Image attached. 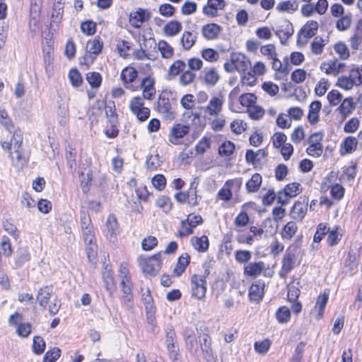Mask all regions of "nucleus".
I'll use <instances>...</instances> for the list:
<instances>
[{
	"instance_id": "nucleus-1",
	"label": "nucleus",
	"mask_w": 362,
	"mask_h": 362,
	"mask_svg": "<svg viewBox=\"0 0 362 362\" xmlns=\"http://www.w3.org/2000/svg\"><path fill=\"white\" fill-rule=\"evenodd\" d=\"M161 256L162 252H159L148 257H139V264L146 276L154 277L158 274L162 267Z\"/></svg>"
},
{
	"instance_id": "nucleus-2",
	"label": "nucleus",
	"mask_w": 362,
	"mask_h": 362,
	"mask_svg": "<svg viewBox=\"0 0 362 362\" xmlns=\"http://www.w3.org/2000/svg\"><path fill=\"white\" fill-rule=\"evenodd\" d=\"M173 94L171 90H163L158 97L157 110L160 113L165 114L167 119H173L175 117L174 112L171 110L170 96Z\"/></svg>"
},
{
	"instance_id": "nucleus-3",
	"label": "nucleus",
	"mask_w": 362,
	"mask_h": 362,
	"mask_svg": "<svg viewBox=\"0 0 362 362\" xmlns=\"http://www.w3.org/2000/svg\"><path fill=\"white\" fill-rule=\"evenodd\" d=\"M192 296L199 300L205 298L206 292V280L197 274L191 276Z\"/></svg>"
},
{
	"instance_id": "nucleus-4",
	"label": "nucleus",
	"mask_w": 362,
	"mask_h": 362,
	"mask_svg": "<svg viewBox=\"0 0 362 362\" xmlns=\"http://www.w3.org/2000/svg\"><path fill=\"white\" fill-rule=\"evenodd\" d=\"M308 197L301 196L291 209L290 216L293 219L302 221L307 212Z\"/></svg>"
},
{
	"instance_id": "nucleus-5",
	"label": "nucleus",
	"mask_w": 362,
	"mask_h": 362,
	"mask_svg": "<svg viewBox=\"0 0 362 362\" xmlns=\"http://www.w3.org/2000/svg\"><path fill=\"white\" fill-rule=\"evenodd\" d=\"M189 126L180 123L175 124L168 136L169 141L175 145L179 144L178 140L184 138L189 132Z\"/></svg>"
},
{
	"instance_id": "nucleus-6",
	"label": "nucleus",
	"mask_w": 362,
	"mask_h": 362,
	"mask_svg": "<svg viewBox=\"0 0 362 362\" xmlns=\"http://www.w3.org/2000/svg\"><path fill=\"white\" fill-rule=\"evenodd\" d=\"M151 16V12L147 9L139 8L136 12L130 13L129 23L132 27L139 28L141 23L146 22L150 19Z\"/></svg>"
},
{
	"instance_id": "nucleus-7",
	"label": "nucleus",
	"mask_w": 362,
	"mask_h": 362,
	"mask_svg": "<svg viewBox=\"0 0 362 362\" xmlns=\"http://www.w3.org/2000/svg\"><path fill=\"white\" fill-rule=\"evenodd\" d=\"M199 346L206 361H211L213 358L211 337L208 334L203 333L199 335Z\"/></svg>"
},
{
	"instance_id": "nucleus-8",
	"label": "nucleus",
	"mask_w": 362,
	"mask_h": 362,
	"mask_svg": "<svg viewBox=\"0 0 362 362\" xmlns=\"http://www.w3.org/2000/svg\"><path fill=\"white\" fill-rule=\"evenodd\" d=\"M31 259V255L27 247H19L14 255V264L13 268L18 269Z\"/></svg>"
},
{
	"instance_id": "nucleus-9",
	"label": "nucleus",
	"mask_w": 362,
	"mask_h": 362,
	"mask_svg": "<svg viewBox=\"0 0 362 362\" xmlns=\"http://www.w3.org/2000/svg\"><path fill=\"white\" fill-rule=\"evenodd\" d=\"M230 62L235 64L239 72H245L251 66L250 59L243 54L233 52L230 55Z\"/></svg>"
},
{
	"instance_id": "nucleus-10",
	"label": "nucleus",
	"mask_w": 362,
	"mask_h": 362,
	"mask_svg": "<svg viewBox=\"0 0 362 362\" xmlns=\"http://www.w3.org/2000/svg\"><path fill=\"white\" fill-rule=\"evenodd\" d=\"M264 281L259 279L251 285L249 289V297L251 301L259 302L264 296Z\"/></svg>"
},
{
	"instance_id": "nucleus-11",
	"label": "nucleus",
	"mask_w": 362,
	"mask_h": 362,
	"mask_svg": "<svg viewBox=\"0 0 362 362\" xmlns=\"http://www.w3.org/2000/svg\"><path fill=\"white\" fill-rule=\"evenodd\" d=\"M358 144V142L356 137L351 136H346L341 143L340 155L345 156L352 153L356 150Z\"/></svg>"
},
{
	"instance_id": "nucleus-12",
	"label": "nucleus",
	"mask_w": 362,
	"mask_h": 362,
	"mask_svg": "<svg viewBox=\"0 0 362 362\" xmlns=\"http://www.w3.org/2000/svg\"><path fill=\"white\" fill-rule=\"evenodd\" d=\"M222 30V27L216 23H208L202 28V33L206 40L216 39Z\"/></svg>"
},
{
	"instance_id": "nucleus-13",
	"label": "nucleus",
	"mask_w": 362,
	"mask_h": 362,
	"mask_svg": "<svg viewBox=\"0 0 362 362\" xmlns=\"http://www.w3.org/2000/svg\"><path fill=\"white\" fill-rule=\"evenodd\" d=\"M321 107L322 104L320 100H315L310 104L308 120L310 124L313 125L319 122V112L320 111Z\"/></svg>"
},
{
	"instance_id": "nucleus-14",
	"label": "nucleus",
	"mask_w": 362,
	"mask_h": 362,
	"mask_svg": "<svg viewBox=\"0 0 362 362\" xmlns=\"http://www.w3.org/2000/svg\"><path fill=\"white\" fill-rule=\"evenodd\" d=\"M315 136H317V134H312L308 140V142L309 144V146L306 149V153L311 156L313 157H320L323 151V146L321 143H319L318 141H313V138H315Z\"/></svg>"
},
{
	"instance_id": "nucleus-15",
	"label": "nucleus",
	"mask_w": 362,
	"mask_h": 362,
	"mask_svg": "<svg viewBox=\"0 0 362 362\" xmlns=\"http://www.w3.org/2000/svg\"><path fill=\"white\" fill-rule=\"evenodd\" d=\"M52 293L53 288L52 286H45L39 289L37 294V300L40 306L43 308L47 306Z\"/></svg>"
},
{
	"instance_id": "nucleus-16",
	"label": "nucleus",
	"mask_w": 362,
	"mask_h": 362,
	"mask_svg": "<svg viewBox=\"0 0 362 362\" xmlns=\"http://www.w3.org/2000/svg\"><path fill=\"white\" fill-rule=\"evenodd\" d=\"M264 269L263 262L249 263L244 267V274L245 276L256 277L259 275Z\"/></svg>"
},
{
	"instance_id": "nucleus-17",
	"label": "nucleus",
	"mask_w": 362,
	"mask_h": 362,
	"mask_svg": "<svg viewBox=\"0 0 362 362\" xmlns=\"http://www.w3.org/2000/svg\"><path fill=\"white\" fill-rule=\"evenodd\" d=\"M318 29V23L315 21H308L304 26L301 28L298 35H303L305 38L309 39L315 36Z\"/></svg>"
},
{
	"instance_id": "nucleus-18",
	"label": "nucleus",
	"mask_w": 362,
	"mask_h": 362,
	"mask_svg": "<svg viewBox=\"0 0 362 362\" xmlns=\"http://www.w3.org/2000/svg\"><path fill=\"white\" fill-rule=\"evenodd\" d=\"M182 25L180 22L173 20L168 22L163 28V32L166 36L173 37L182 30Z\"/></svg>"
},
{
	"instance_id": "nucleus-19",
	"label": "nucleus",
	"mask_w": 362,
	"mask_h": 362,
	"mask_svg": "<svg viewBox=\"0 0 362 362\" xmlns=\"http://www.w3.org/2000/svg\"><path fill=\"white\" fill-rule=\"evenodd\" d=\"M40 16V4L38 2L30 0V21L29 25L31 26L37 25Z\"/></svg>"
},
{
	"instance_id": "nucleus-20",
	"label": "nucleus",
	"mask_w": 362,
	"mask_h": 362,
	"mask_svg": "<svg viewBox=\"0 0 362 362\" xmlns=\"http://www.w3.org/2000/svg\"><path fill=\"white\" fill-rule=\"evenodd\" d=\"M262 182V177L260 174H253L245 185L247 192L252 193L257 192L261 186Z\"/></svg>"
},
{
	"instance_id": "nucleus-21",
	"label": "nucleus",
	"mask_w": 362,
	"mask_h": 362,
	"mask_svg": "<svg viewBox=\"0 0 362 362\" xmlns=\"http://www.w3.org/2000/svg\"><path fill=\"white\" fill-rule=\"evenodd\" d=\"M355 109V103L352 98H346L339 106L338 110L344 119Z\"/></svg>"
},
{
	"instance_id": "nucleus-22",
	"label": "nucleus",
	"mask_w": 362,
	"mask_h": 362,
	"mask_svg": "<svg viewBox=\"0 0 362 362\" xmlns=\"http://www.w3.org/2000/svg\"><path fill=\"white\" fill-rule=\"evenodd\" d=\"M190 262V256L187 253L182 255L177 260L176 267L173 272L177 276H180L185 271L187 267Z\"/></svg>"
},
{
	"instance_id": "nucleus-23",
	"label": "nucleus",
	"mask_w": 362,
	"mask_h": 362,
	"mask_svg": "<svg viewBox=\"0 0 362 362\" xmlns=\"http://www.w3.org/2000/svg\"><path fill=\"white\" fill-rule=\"evenodd\" d=\"M295 253L289 251V249L286 251L283 259H282V269L286 272H290L295 267Z\"/></svg>"
},
{
	"instance_id": "nucleus-24",
	"label": "nucleus",
	"mask_w": 362,
	"mask_h": 362,
	"mask_svg": "<svg viewBox=\"0 0 362 362\" xmlns=\"http://www.w3.org/2000/svg\"><path fill=\"white\" fill-rule=\"evenodd\" d=\"M197 33L193 35L192 33L189 31H185L183 33L180 41L185 50L190 49L195 44L197 38Z\"/></svg>"
},
{
	"instance_id": "nucleus-25",
	"label": "nucleus",
	"mask_w": 362,
	"mask_h": 362,
	"mask_svg": "<svg viewBox=\"0 0 362 362\" xmlns=\"http://www.w3.org/2000/svg\"><path fill=\"white\" fill-rule=\"evenodd\" d=\"M103 273V279L106 290L111 294L115 290V284L111 270L107 269V265Z\"/></svg>"
},
{
	"instance_id": "nucleus-26",
	"label": "nucleus",
	"mask_w": 362,
	"mask_h": 362,
	"mask_svg": "<svg viewBox=\"0 0 362 362\" xmlns=\"http://www.w3.org/2000/svg\"><path fill=\"white\" fill-rule=\"evenodd\" d=\"M234 180H228L225 182L224 187H222L218 192V197L223 201L228 202L231 199L233 193L230 188L234 183Z\"/></svg>"
},
{
	"instance_id": "nucleus-27",
	"label": "nucleus",
	"mask_w": 362,
	"mask_h": 362,
	"mask_svg": "<svg viewBox=\"0 0 362 362\" xmlns=\"http://www.w3.org/2000/svg\"><path fill=\"white\" fill-rule=\"evenodd\" d=\"M138 71L134 67H126L121 73V80L124 83H132L137 78Z\"/></svg>"
},
{
	"instance_id": "nucleus-28",
	"label": "nucleus",
	"mask_w": 362,
	"mask_h": 362,
	"mask_svg": "<svg viewBox=\"0 0 362 362\" xmlns=\"http://www.w3.org/2000/svg\"><path fill=\"white\" fill-rule=\"evenodd\" d=\"M329 299V295L324 293L320 294L317 299L315 308H317V315L316 319L320 320L323 317L325 309Z\"/></svg>"
},
{
	"instance_id": "nucleus-29",
	"label": "nucleus",
	"mask_w": 362,
	"mask_h": 362,
	"mask_svg": "<svg viewBox=\"0 0 362 362\" xmlns=\"http://www.w3.org/2000/svg\"><path fill=\"white\" fill-rule=\"evenodd\" d=\"M195 239V243H192L195 249L199 252H205L209 247V238L206 235L201 237H193L192 241Z\"/></svg>"
},
{
	"instance_id": "nucleus-30",
	"label": "nucleus",
	"mask_w": 362,
	"mask_h": 362,
	"mask_svg": "<svg viewBox=\"0 0 362 362\" xmlns=\"http://www.w3.org/2000/svg\"><path fill=\"white\" fill-rule=\"evenodd\" d=\"M223 100L218 98L214 97L211 99L209 105L206 107L205 111L211 115H216L221 110Z\"/></svg>"
},
{
	"instance_id": "nucleus-31",
	"label": "nucleus",
	"mask_w": 362,
	"mask_h": 362,
	"mask_svg": "<svg viewBox=\"0 0 362 362\" xmlns=\"http://www.w3.org/2000/svg\"><path fill=\"white\" fill-rule=\"evenodd\" d=\"M282 190L284 196L292 198L302 192V187L299 183L292 182L286 185Z\"/></svg>"
},
{
	"instance_id": "nucleus-32",
	"label": "nucleus",
	"mask_w": 362,
	"mask_h": 362,
	"mask_svg": "<svg viewBox=\"0 0 362 362\" xmlns=\"http://www.w3.org/2000/svg\"><path fill=\"white\" fill-rule=\"evenodd\" d=\"M298 229L297 225L293 221L288 222L283 228L281 233V237L284 240H291L295 235Z\"/></svg>"
},
{
	"instance_id": "nucleus-33",
	"label": "nucleus",
	"mask_w": 362,
	"mask_h": 362,
	"mask_svg": "<svg viewBox=\"0 0 362 362\" xmlns=\"http://www.w3.org/2000/svg\"><path fill=\"white\" fill-rule=\"evenodd\" d=\"M298 4L296 1H281L278 5L276 6V9L279 12H295L298 10Z\"/></svg>"
},
{
	"instance_id": "nucleus-34",
	"label": "nucleus",
	"mask_w": 362,
	"mask_h": 362,
	"mask_svg": "<svg viewBox=\"0 0 362 362\" xmlns=\"http://www.w3.org/2000/svg\"><path fill=\"white\" fill-rule=\"evenodd\" d=\"M220 78V76L214 68L204 71V80L206 85L214 86Z\"/></svg>"
},
{
	"instance_id": "nucleus-35",
	"label": "nucleus",
	"mask_w": 362,
	"mask_h": 362,
	"mask_svg": "<svg viewBox=\"0 0 362 362\" xmlns=\"http://www.w3.org/2000/svg\"><path fill=\"white\" fill-rule=\"evenodd\" d=\"M23 138L22 134L20 131H16L13 133V137L11 139V142H12L13 148H14V153L16 154V158L18 160H21V154L20 152V148L22 145Z\"/></svg>"
},
{
	"instance_id": "nucleus-36",
	"label": "nucleus",
	"mask_w": 362,
	"mask_h": 362,
	"mask_svg": "<svg viewBox=\"0 0 362 362\" xmlns=\"http://www.w3.org/2000/svg\"><path fill=\"white\" fill-rule=\"evenodd\" d=\"M156 312V308L153 309L151 308V307L148 308V310H146V322L149 327L148 330L152 333L156 332V329L157 327Z\"/></svg>"
},
{
	"instance_id": "nucleus-37",
	"label": "nucleus",
	"mask_w": 362,
	"mask_h": 362,
	"mask_svg": "<svg viewBox=\"0 0 362 362\" xmlns=\"http://www.w3.org/2000/svg\"><path fill=\"white\" fill-rule=\"evenodd\" d=\"M86 78L92 88H98L101 86L102 76L98 72H88L86 74Z\"/></svg>"
},
{
	"instance_id": "nucleus-38",
	"label": "nucleus",
	"mask_w": 362,
	"mask_h": 362,
	"mask_svg": "<svg viewBox=\"0 0 362 362\" xmlns=\"http://www.w3.org/2000/svg\"><path fill=\"white\" fill-rule=\"evenodd\" d=\"M257 99L255 93H243L239 97V103L243 107H252L255 105Z\"/></svg>"
},
{
	"instance_id": "nucleus-39",
	"label": "nucleus",
	"mask_w": 362,
	"mask_h": 362,
	"mask_svg": "<svg viewBox=\"0 0 362 362\" xmlns=\"http://www.w3.org/2000/svg\"><path fill=\"white\" fill-rule=\"evenodd\" d=\"M89 45H90V47L88 51H90V53H93L95 56L101 53L103 48V42L99 36L95 37L93 40H89L87 46ZM86 48H88V47H86Z\"/></svg>"
},
{
	"instance_id": "nucleus-40",
	"label": "nucleus",
	"mask_w": 362,
	"mask_h": 362,
	"mask_svg": "<svg viewBox=\"0 0 362 362\" xmlns=\"http://www.w3.org/2000/svg\"><path fill=\"white\" fill-rule=\"evenodd\" d=\"M275 315L279 323H287L291 319V310L286 306H281L276 310Z\"/></svg>"
},
{
	"instance_id": "nucleus-41",
	"label": "nucleus",
	"mask_w": 362,
	"mask_h": 362,
	"mask_svg": "<svg viewBox=\"0 0 362 362\" xmlns=\"http://www.w3.org/2000/svg\"><path fill=\"white\" fill-rule=\"evenodd\" d=\"M46 348V343L44 339L40 336H35L33 337V342L32 349L36 355L42 354Z\"/></svg>"
},
{
	"instance_id": "nucleus-42",
	"label": "nucleus",
	"mask_w": 362,
	"mask_h": 362,
	"mask_svg": "<svg viewBox=\"0 0 362 362\" xmlns=\"http://www.w3.org/2000/svg\"><path fill=\"white\" fill-rule=\"evenodd\" d=\"M158 48L163 58L170 59L173 56V48L166 41L160 40Z\"/></svg>"
},
{
	"instance_id": "nucleus-43",
	"label": "nucleus",
	"mask_w": 362,
	"mask_h": 362,
	"mask_svg": "<svg viewBox=\"0 0 362 362\" xmlns=\"http://www.w3.org/2000/svg\"><path fill=\"white\" fill-rule=\"evenodd\" d=\"M106 227L107 233L111 237L116 236L118 230V222L114 214L109 215L106 221Z\"/></svg>"
},
{
	"instance_id": "nucleus-44",
	"label": "nucleus",
	"mask_w": 362,
	"mask_h": 362,
	"mask_svg": "<svg viewBox=\"0 0 362 362\" xmlns=\"http://www.w3.org/2000/svg\"><path fill=\"white\" fill-rule=\"evenodd\" d=\"M69 78L71 84L75 88L81 86L83 83V77L76 68H73L69 71Z\"/></svg>"
},
{
	"instance_id": "nucleus-45",
	"label": "nucleus",
	"mask_w": 362,
	"mask_h": 362,
	"mask_svg": "<svg viewBox=\"0 0 362 362\" xmlns=\"http://www.w3.org/2000/svg\"><path fill=\"white\" fill-rule=\"evenodd\" d=\"M235 146L233 142L226 141L223 142L218 148V154L221 156H230L235 151Z\"/></svg>"
},
{
	"instance_id": "nucleus-46",
	"label": "nucleus",
	"mask_w": 362,
	"mask_h": 362,
	"mask_svg": "<svg viewBox=\"0 0 362 362\" xmlns=\"http://www.w3.org/2000/svg\"><path fill=\"white\" fill-rule=\"evenodd\" d=\"M79 177L81 178V187L84 194L88 192L90 186L91 185L92 181V172L88 171L86 175L84 173L81 172L79 173Z\"/></svg>"
},
{
	"instance_id": "nucleus-47",
	"label": "nucleus",
	"mask_w": 362,
	"mask_h": 362,
	"mask_svg": "<svg viewBox=\"0 0 362 362\" xmlns=\"http://www.w3.org/2000/svg\"><path fill=\"white\" fill-rule=\"evenodd\" d=\"M156 205L166 214L173 208V203L170 199L166 196L159 197L156 201Z\"/></svg>"
},
{
	"instance_id": "nucleus-48",
	"label": "nucleus",
	"mask_w": 362,
	"mask_h": 362,
	"mask_svg": "<svg viewBox=\"0 0 362 362\" xmlns=\"http://www.w3.org/2000/svg\"><path fill=\"white\" fill-rule=\"evenodd\" d=\"M186 66V64L181 59H177L172 64L168 70V75L170 77L177 76Z\"/></svg>"
},
{
	"instance_id": "nucleus-49",
	"label": "nucleus",
	"mask_w": 362,
	"mask_h": 362,
	"mask_svg": "<svg viewBox=\"0 0 362 362\" xmlns=\"http://www.w3.org/2000/svg\"><path fill=\"white\" fill-rule=\"evenodd\" d=\"M4 229L11 235L15 240H18L20 237V232L17 227L12 223L11 220L6 219L3 221Z\"/></svg>"
},
{
	"instance_id": "nucleus-50",
	"label": "nucleus",
	"mask_w": 362,
	"mask_h": 362,
	"mask_svg": "<svg viewBox=\"0 0 362 362\" xmlns=\"http://www.w3.org/2000/svg\"><path fill=\"white\" fill-rule=\"evenodd\" d=\"M356 81L354 78H352V74H350L349 77L341 76L338 78L336 86L343 88L344 90H350L353 88Z\"/></svg>"
},
{
	"instance_id": "nucleus-51",
	"label": "nucleus",
	"mask_w": 362,
	"mask_h": 362,
	"mask_svg": "<svg viewBox=\"0 0 362 362\" xmlns=\"http://www.w3.org/2000/svg\"><path fill=\"white\" fill-rule=\"evenodd\" d=\"M0 247L4 257H10L12 255L13 250L8 237L6 235L2 236Z\"/></svg>"
},
{
	"instance_id": "nucleus-52",
	"label": "nucleus",
	"mask_w": 362,
	"mask_h": 362,
	"mask_svg": "<svg viewBox=\"0 0 362 362\" xmlns=\"http://www.w3.org/2000/svg\"><path fill=\"white\" fill-rule=\"evenodd\" d=\"M325 45V40L322 37H315L310 45L312 52L315 54H322Z\"/></svg>"
},
{
	"instance_id": "nucleus-53",
	"label": "nucleus",
	"mask_w": 362,
	"mask_h": 362,
	"mask_svg": "<svg viewBox=\"0 0 362 362\" xmlns=\"http://www.w3.org/2000/svg\"><path fill=\"white\" fill-rule=\"evenodd\" d=\"M202 12L204 15L209 17L218 16V6L216 3L211 2V0H208L206 5L204 6Z\"/></svg>"
},
{
	"instance_id": "nucleus-54",
	"label": "nucleus",
	"mask_w": 362,
	"mask_h": 362,
	"mask_svg": "<svg viewBox=\"0 0 362 362\" xmlns=\"http://www.w3.org/2000/svg\"><path fill=\"white\" fill-rule=\"evenodd\" d=\"M96 23L91 20L82 22L81 24V32L86 35H93L96 32Z\"/></svg>"
},
{
	"instance_id": "nucleus-55",
	"label": "nucleus",
	"mask_w": 362,
	"mask_h": 362,
	"mask_svg": "<svg viewBox=\"0 0 362 362\" xmlns=\"http://www.w3.org/2000/svg\"><path fill=\"white\" fill-rule=\"evenodd\" d=\"M272 344V341L268 339H264L262 341H255L254 344L255 351L260 354H265L269 349Z\"/></svg>"
},
{
	"instance_id": "nucleus-56",
	"label": "nucleus",
	"mask_w": 362,
	"mask_h": 362,
	"mask_svg": "<svg viewBox=\"0 0 362 362\" xmlns=\"http://www.w3.org/2000/svg\"><path fill=\"white\" fill-rule=\"evenodd\" d=\"M0 123L9 132H12V131L14 129L13 123L5 110H0Z\"/></svg>"
},
{
	"instance_id": "nucleus-57",
	"label": "nucleus",
	"mask_w": 362,
	"mask_h": 362,
	"mask_svg": "<svg viewBox=\"0 0 362 362\" xmlns=\"http://www.w3.org/2000/svg\"><path fill=\"white\" fill-rule=\"evenodd\" d=\"M61 349L54 347L47 351L43 357V362H56L61 356Z\"/></svg>"
},
{
	"instance_id": "nucleus-58",
	"label": "nucleus",
	"mask_w": 362,
	"mask_h": 362,
	"mask_svg": "<svg viewBox=\"0 0 362 362\" xmlns=\"http://www.w3.org/2000/svg\"><path fill=\"white\" fill-rule=\"evenodd\" d=\"M114 104V102H112ZM105 114L108 122L111 126L115 125L117 123V114L115 112V105L110 106L109 105H105Z\"/></svg>"
},
{
	"instance_id": "nucleus-59",
	"label": "nucleus",
	"mask_w": 362,
	"mask_h": 362,
	"mask_svg": "<svg viewBox=\"0 0 362 362\" xmlns=\"http://www.w3.org/2000/svg\"><path fill=\"white\" fill-rule=\"evenodd\" d=\"M202 57L208 62H214L218 59L219 54L212 48H206L202 50Z\"/></svg>"
},
{
	"instance_id": "nucleus-60",
	"label": "nucleus",
	"mask_w": 362,
	"mask_h": 362,
	"mask_svg": "<svg viewBox=\"0 0 362 362\" xmlns=\"http://www.w3.org/2000/svg\"><path fill=\"white\" fill-rule=\"evenodd\" d=\"M305 347V343L303 341H300L297 344L294 354L291 358L292 362H300L302 361Z\"/></svg>"
},
{
	"instance_id": "nucleus-61",
	"label": "nucleus",
	"mask_w": 362,
	"mask_h": 362,
	"mask_svg": "<svg viewBox=\"0 0 362 362\" xmlns=\"http://www.w3.org/2000/svg\"><path fill=\"white\" fill-rule=\"evenodd\" d=\"M106 103L97 100L92 106L91 111L88 112L90 118L93 116L99 117L103 114V108H105Z\"/></svg>"
},
{
	"instance_id": "nucleus-62",
	"label": "nucleus",
	"mask_w": 362,
	"mask_h": 362,
	"mask_svg": "<svg viewBox=\"0 0 362 362\" xmlns=\"http://www.w3.org/2000/svg\"><path fill=\"white\" fill-rule=\"evenodd\" d=\"M334 49L342 59H347L350 56L348 47L342 42L336 43L334 46Z\"/></svg>"
},
{
	"instance_id": "nucleus-63",
	"label": "nucleus",
	"mask_w": 362,
	"mask_h": 362,
	"mask_svg": "<svg viewBox=\"0 0 362 362\" xmlns=\"http://www.w3.org/2000/svg\"><path fill=\"white\" fill-rule=\"evenodd\" d=\"M152 185L158 191L163 190L166 185V179L162 174H157L152 177Z\"/></svg>"
},
{
	"instance_id": "nucleus-64",
	"label": "nucleus",
	"mask_w": 362,
	"mask_h": 362,
	"mask_svg": "<svg viewBox=\"0 0 362 362\" xmlns=\"http://www.w3.org/2000/svg\"><path fill=\"white\" fill-rule=\"evenodd\" d=\"M211 147V139L206 136H204L195 146V150L197 153L203 154L206 152V149Z\"/></svg>"
}]
</instances>
